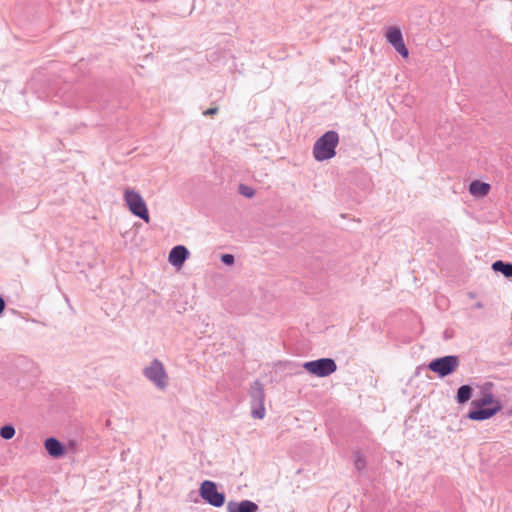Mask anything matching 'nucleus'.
Returning <instances> with one entry per match:
<instances>
[{"label":"nucleus","instance_id":"nucleus-2","mask_svg":"<svg viewBox=\"0 0 512 512\" xmlns=\"http://www.w3.org/2000/svg\"><path fill=\"white\" fill-rule=\"evenodd\" d=\"M123 198L128 209L134 216L139 217L146 223H149L150 216L147 205L139 192L134 189L127 188L124 191Z\"/></svg>","mask_w":512,"mask_h":512},{"label":"nucleus","instance_id":"nucleus-14","mask_svg":"<svg viewBox=\"0 0 512 512\" xmlns=\"http://www.w3.org/2000/svg\"><path fill=\"white\" fill-rule=\"evenodd\" d=\"M496 402L500 401L495 399L492 393H486L480 399L473 400L471 406L474 408L486 407L488 405L494 406Z\"/></svg>","mask_w":512,"mask_h":512},{"label":"nucleus","instance_id":"nucleus-12","mask_svg":"<svg viewBox=\"0 0 512 512\" xmlns=\"http://www.w3.org/2000/svg\"><path fill=\"white\" fill-rule=\"evenodd\" d=\"M44 446L51 457L59 458L64 455L65 450L63 444L54 437L47 438Z\"/></svg>","mask_w":512,"mask_h":512},{"label":"nucleus","instance_id":"nucleus-10","mask_svg":"<svg viewBox=\"0 0 512 512\" xmlns=\"http://www.w3.org/2000/svg\"><path fill=\"white\" fill-rule=\"evenodd\" d=\"M189 257L188 249L183 245L173 247L169 253V263L175 267H180Z\"/></svg>","mask_w":512,"mask_h":512},{"label":"nucleus","instance_id":"nucleus-23","mask_svg":"<svg viewBox=\"0 0 512 512\" xmlns=\"http://www.w3.org/2000/svg\"><path fill=\"white\" fill-rule=\"evenodd\" d=\"M5 308V301L4 299L0 296V315L2 314L3 310Z\"/></svg>","mask_w":512,"mask_h":512},{"label":"nucleus","instance_id":"nucleus-4","mask_svg":"<svg viewBox=\"0 0 512 512\" xmlns=\"http://www.w3.org/2000/svg\"><path fill=\"white\" fill-rule=\"evenodd\" d=\"M459 365L460 360L457 355H447L430 361L428 368L439 377L443 378L455 372Z\"/></svg>","mask_w":512,"mask_h":512},{"label":"nucleus","instance_id":"nucleus-8","mask_svg":"<svg viewBox=\"0 0 512 512\" xmlns=\"http://www.w3.org/2000/svg\"><path fill=\"white\" fill-rule=\"evenodd\" d=\"M385 37L387 42L404 58L409 56V51L404 43L401 30L396 26H391L386 30Z\"/></svg>","mask_w":512,"mask_h":512},{"label":"nucleus","instance_id":"nucleus-20","mask_svg":"<svg viewBox=\"0 0 512 512\" xmlns=\"http://www.w3.org/2000/svg\"><path fill=\"white\" fill-rule=\"evenodd\" d=\"M338 501H340V499H339V498L334 497V498L331 500V502H330V507H331V509H332V511H333V512H343V511H344V509L347 507V505L344 503V504H342V505H341V507H340V508H336V504H337V502H338Z\"/></svg>","mask_w":512,"mask_h":512},{"label":"nucleus","instance_id":"nucleus-24","mask_svg":"<svg viewBox=\"0 0 512 512\" xmlns=\"http://www.w3.org/2000/svg\"><path fill=\"white\" fill-rule=\"evenodd\" d=\"M474 308H475V309H482V308H483V304H482V302H477V303L474 305Z\"/></svg>","mask_w":512,"mask_h":512},{"label":"nucleus","instance_id":"nucleus-16","mask_svg":"<svg viewBox=\"0 0 512 512\" xmlns=\"http://www.w3.org/2000/svg\"><path fill=\"white\" fill-rule=\"evenodd\" d=\"M492 269L502 273L505 277H512V263L497 260L492 264Z\"/></svg>","mask_w":512,"mask_h":512},{"label":"nucleus","instance_id":"nucleus-3","mask_svg":"<svg viewBox=\"0 0 512 512\" xmlns=\"http://www.w3.org/2000/svg\"><path fill=\"white\" fill-rule=\"evenodd\" d=\"M143 375L158 389L165 390L168 386V376L163 363L158 359H153L148 366L143 369Z\"/></svg>","mask_w":512,"mask_h":512},{"label":"nucleus","instance_id":"nucleus-19","mask_svg":"<svg viewBox=\"0 0 512 512\" xmlns=\"http://www.w3.org/2000/svg\"><path fill=\"white\" fill-rule=\"evenodd\" d=\"M239 193L247 198H251L254 196L255 191L253 188L246 186L244 184L239 185Z\"/></svg>","mask_w":512,"mask_h":512},{"label":"nucleus","instance_id":"nucleus-22","mask_svg":"<svg viewBox=\"0 0 512 512\" xmlns=\"http://www.w3.org/2000/svg\"><path fill=\"white\" fill-rule=\"evenodd\" d=\"M217 112H218L217 107H211V108H208L207 110H205L203 112V115L204 116H212V115H215Z\"/></svg>","mask_w":512,"mask_h":512},{"label":"nucleus","instance_id":"nucleus-9","mask_svg":"<svg viewBox=\"0 0 512 512\" xmlns=\"http://www.w3.org/2000/svg\"><path fill=\"white\" fill-rule=\"evenodd\" d=\"M502 409L500 402H496L494 406L480 407L470 410L467 414L468 419L473 421H484L492 418Z\"/></svg>","mask_w":512,"mask_h":512},{"label":"nucleus","instance_id":"nucleus-21","mask_svg":"<svg viewBox=\"0 0 512 512\" xmlns=\"http://www.w3.org/2000/svg\"><path fill=\"white\" fill-rule=\"evenodd\" d=\"M221 261L226 265H233L235 262V258L232 254H222Z\"/></svg>","mask_w":512,"mask_h":512},{"label":"nucleus","instance_id":"nucleus-17","mask_svg":"<svg viewBox=\"0 0 512 512\" xmlns=\"http://www.w3.org/2000/svg\"><path fill=\"white\" fill-rule=\"evenodd\" d=\"M15 435V428L14 426L7 424L0 428V436L5 439L9 440L12 439Z\"/></svg>","mask_w":512,"mask_h":512},{"label":"nucleus","instance_id":"nucleus-6","mask_svg":"<svg viewBox=\"0 0 512 512\" xmlns=\"http://www.w3.org/2000/svg\"><path fill=\"white\" fill-rule=\"evenodd\" d=\"M303 368L317 377H326L337 370V365L332 358H320L305 362Z\"/></svg>","mask_w":512,"mask_h":512},{"label":"nucleus","instance_id":"nucleus-11","mask_svg":"<svg viewBox=\"0 0 512 512\" xmlns=\"http://www.w3.org/2000/svg\"><path fill=\"white\" fill-rule=\"evenodd\" d=\"M227 512H257L258 505L251 500L229 501L226 506Z\"/></svg>","mask_w":512,"mask_h":512},{"label":"nucleus","instance_id":"nucleus-13","mask_svg":"<svg viewBox=\"0 0 512 512\" xmlns=\"http://www.w3.org/2000/svg\"><path fill=\"white\" fill-rule=\"evenodd\" d=\"M490 191V185L479 180H474L469 185V192L475 197H484Z\"/></svg>","mask_w":512,"mask_h":512},{"label":"nucleus","instance_id":"nucleus-25","mask_svg":"<svg viewBox=\"0 0 512 512\" xmlns=\"http://www.w3.org/2000/svg\"><path fill=\"white\" fill-rule=\"evenodd\" d=\"M468 295H469L470 298H474L475 297V294L473 292H470Z\"/></svg>","mask_w":512,"mask_h":512},{"label":"nucleus","instance_id":"nucleus-7","mask_svg":"<svg viewBox=\"0 0 512 512\" xmlns=\"http://www.w3.org/2000/svg\"><path fill=\"white\" fill-rule=\"evenodd\" d=\"M251 415L255 419H263L265 416V393L262 384L254 381L250 388Z\"/></svg>","mask_w":512,"mask_h":512},{"label":"nucleus","instance_id":"nucleus-5","mask_svg":"<svg viewBox=\"0 0 512 512\" xmlns=\"http://www.w3.org/2000/svg\"><path fill=\"white\" fill-rule=\"evenodd\" d=\"M201 498L209 505L220 508L225 504V494L219 492L217 484L211 480H204L199 488Z\"/></svg>","mask_w":512,"mask_h":512},{"label":"nucleus","instance_id":"nucleus-18","mask_svg":"<svg viewBox=\"0 0 512 512\" xmlns=\"http://www.w3.org/2000/svg\"><path fill=\"white\" fill-rule=\"evenodd\" d=\"M354 465L358 471L363 470L366 466V461H365L364 457L362 456V454L359 452H356L354 454Z\"/></svg>","mask_w":512,"mask_h":512},{"label":"nucleus","instance_id":"nucleus-15","mask_svg":"<svg viewBox=\"0 0 512 512\" xmlns=\"http://www.w3.org/2000/svg\"><path fill=\"white\" fill-rule=\"evenodd\" d=\"M472 396V387L470 385H462L458 388L456 401L458 404H464L470 400Z\"/></svg>","mask_w":512,"mask_h":512},{"label":"nucleus","instance_id":"nucleus-1","mask_svg":"<svg viewBox=\"0 0 512 512\" xmlns=\"http://www.w3.org/2000/svg\"><path fill=\"white\" fill-rule=\"evenodd\" d=\"M339 143V134L334 130L325 132L313 145V157L316 161L332 159L336 155Z\"/></svg>","mask_w":512,"mask_h":512}]
</instances>
